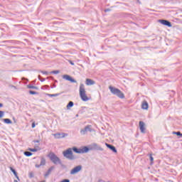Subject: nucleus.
I'll use <instances>...</instances> for the list:
<instances>
[{"instance_id":"6","label":"nucleus","mask_w":182,"mask_h":182,"mask_svg":"<svg viewBox=\"0 0 182 182\" xmlns=\"http://www.w3.org/2000/svg\"><path fill=\"white\" fill-rule=\"evenodd\" d=\"M73 151H75V153H77V154H83L89 151L87 146H83L82 149H77L76 147H73Z\"/></svg>"},{"instance_id":"16","label":"nucleus","mask_w":182,"mask_h":182,"mask_svg":"<svg viewBox=\"0 0 182 182\" xmlns=\"http://www.w3.org/2000/svg\"><path fill=\"white\" fill-rule=\"evenodd\" d=\"M54 169H55V166L50 167L49 169L44 174V177H48L50 173H52V171H53Z\"/></svg>"},{"instance_id":"15","label":"nucleus","mask_w":182,"mask_h":182,"mask_svg":"<svg viewBox=\"0 0 182 182\" xmlns=\"http://www.w3.org/2000/svg\"><path fill=\"white\" fill-rule=\"evenodd\" d=\"M105 146H107L108 149H111L113 153H117V149H116V147H114V146L107 143H105Z\"/></svg>"},{"instance_id":"9","label":"nucleus","mask_w":182,"mask_h":182,"mask_svg":"<svg viewBox=\"0 0 182 182\" xmlns=\"http://www.w3.org/2000/svg\"><path fill=\"white\" fill-rule=\"evenodd\" d=\"M53 136L55 137V139H63V137H66V136H68V134L56 133V134H53Z\"/></svg>"},{"instance_id":"34","label":"nucleus","mask_w":182,"mask_h":182,"mask_svg":"<svg viewBox=\"0 0 182 182\" xmlns=\"http://www.w3.org/2000/svg\"><path fill=\"white\" fill-rule=\"evenodd\" d=\"M70 65H72L73 66V65H75V63H73V62H72V61H70Z\"/></svg>"},{"instance_id":"13","label":"nucleus","mask_w":182,"mask_h":182,"mask_svg":"<svg viewBox=\"0 0 182 182\" xmlns=\"http://www.w3.org/2000/svg\"><path fill=\"white\" fill-rule=\"evenodd\" d=\"M145 124L143 121L139 122V129L141 133H146V127H144Z\"/></svg>"},{"instance_id":"5","label":"nucleus","mask_w":182,"mask_h":182,"mask_svg":"<svg viewBox=\"0 0 182 182\" xmlns=\"http://www.w3.org/2000/svg\"><path fill=\"white\" fill-rule=\"evenodd\" d=\"M88 151L90 150H97L99 151H103V148H102L99 144L96 143H92L90 144L87 147Z\"/></svg>"},{"instance_id":"4","label":"nucleus","mask_w":182,"mask_h":182,"mask_svg":"<svg viewBox=\"0 0 182 182\" xmlns=\"http://www.w3.org/2000/svg\"><path fill=\"white\" fill-rule=\"evenodd\" d=\"M63 156L68 159V160H75V157L73 156V151L70 148L63 152Z\"/></svg>"},{"instance_id":"38","label":"nucleus","mask_w":182,"mask_h":182,"mask_svg":"<svg viewBox=\"0 0 182 182\" xmlns=\"http://www.w3.org/2000/svg\"><path fill=\"white\" fill-rule=\"evenodd\" d=\"M14 182H18V181H16V180H14Z\"/></svg>"},{"instance_id":"21","label":"nucleus","mask_w":182,"mask_h":182,"mask_svg":"<svg viewBox=\"0 0 182 182\" xmlns=\"http://www.w3.org/2000/svg\"><path fill=\"white\" fill-rule=\"evenodd\" d=\"M49 97H56L59 96V94H48L47 95Z\"/></svg>"},{"instance_id":"32","label":"nucleus","mask_w":182,"mask_h":182,"mask_svg":"<svg viewBox=\"0 0 182 182\" xmlns=\"http://www.w3.org/2000/svg\"><path fill=\"white\" fill-rule=\"evenodd\" d=\"M35 126H36L35 122H33V123L32 124V125H31V127L33 129V128H35Z\"/></svg>"},{"instance_id":"20","label":"nucleus","mask_w":182,"mask_h":182,"mask_svg":"<svg viewBox=\"0 0 182 182\" xmlns=\"http://www.w3.org/2000/svg\"><path fill=\"white\" fill-rule=\"evenodd\" d=\"M24 155H26V157H31V156H32V152H31V151H25L24 152Z\"/></svg>"},{"instance_id":"23","label":"nucleus","mask_w":182,"mask_h":182,"mask_svg":"<svg viewBox=\"0 0 182 182\" xmlns=\"http://www.w3.org/2000/svg\"><path fill=\"white\" fill-rule=\"evenodd\" d=\"M28 89H36V90H38V87L33 86V85H28Z\"/></svg>"},{"instance_id":"1","label":"nucleus","mask_w":182,"mask_h":182,"mask_svg":"<svg viewBox=\"0 0 182 182\" xmlns=\"http://www.w3.org/2000/svg\"><path fill=\"white\" fill-rule=\"evenodd\" d=\"M79 92L80 99L82 100V102H87L89 100V98L87 97V95H86V90L85 89L84 84L80 85Z\"/></svg>"},{"instance_id":"12","label":"nucleus","mask_w":182,"mask_h":182,"mask_svg":"<svg viewBox=\"0 0 182 182\" xmlns=\"http://www.w3.org/2000/svg\"><path fill=\"white\" fill-rule=\"evenodd\" d=\"M85 85H87V86H93V85H96V82L92 79L87 78L85 80Z\"/></svg>"},{"instance_id":"26","label":"nucleus","mask_w":182,"mask_h":182,"mask_svg":"<svg viewBox=\"0 0 182 182\" xmlns=\"http://www.w3.org/2000/svg\"><path fill=\"white\" fill-rule=\"evenodd\" d=\"M149 159H150V161H151V163H153V161H154V158H153V156L151 155V154H149Z\"/></svg>"},{"instance_id":"10","label":"nucleus","mask_w":182,"mask_h":182,"mask_svg":"<svg viewBox=\"0 0 182 182\" xmlns=\"http://www.w3.org/2000/svg\"><path fill=\"white\" fill-rule=\"evenodd\" d=\"M63 79H65V80H68L69 82H71V83H76V80L73 78H72V77H70V75H63Z\"/></svg>"},{"instance_id":"36","label":"nucleus","mask_w":182,"mask_h":182,"mask_svg":"<svg viewBox=\"0 0 182 182\" xmlns=\"http://www.w3.org/2000/svg\"><path fill=\"white\" fill-rule=\"evenodd\" d=\"M11 87H14V89H16V87L15 85H11Z\"/></svg>"},{"instance_id":"27","label":"nucleus","mask_w":182,"mask_h":182,"mask_svg":"<svg viewBox=\"0 0 182 182\" xmlns=\"http://www.w3.org/2000/svg\"><path fill=\"white\" fill-rule=\"evenodd\" d=\"M29 151H33V152H35V151H38V149H32V148H29L28 149Z\"/></svg>"},{"instance_id":"39","label":"nucleus","mask_w":182,"mask_h":182,"mask_svg":"<svg viewBox=\"0 0 182 182\" xmlns=\"http://www.w3.org/2000/svg\"><path fill=\"white\" fill-rule=\"evenodd\" d=\"M53 87H56V85H53Z\"/></svg>"},{"instance_id":"17","label":"nucleus","mask_w":182,"mask_h":182,"mask_svg":"<svg viewBox=\"0 0 182 182\" xmlns=\"http://www.w3.org/2000/svg\"><path fill=\"white\" fill-rule=\"evenodd\" d=\"M141 107L144 110H147V109H149V103L147 102V101L144 100L142 102Z\"/></svg>"},{"instance_id":"24","label":"nucleus","mask_w":182,"mask_h":182,"mask_svg":"<svg viewBox=\"0 0 182 182\" xmlns=\"http://www.w3.org/2000/svg\"><path fill=\"white\" fill-rule=\"evenodd\" d=\"M173 134H176V136H181V137H182V134L180 132H173Z\"/></svg>"},{"instance_id":"29","label":"nucleus","mask_w":182,"mask_h":182,"mask_svg":"<svg viewBox=\"0 0 182 182\" xmlns=\"http://www.w3.org/2000/svg\"><path fill=\"white\" fill-rule=\"evenodd\" d=\"M29 93H30V95H38V92H36L35 91H32V90H30Z\"/></svg>"},{"instance_id":"30","label":"nucleus","mask_w":182,"mask_h":182,"mask_svg":"<svg viewBox=\"0 0 182 182\" xmlns=\"http://www.w3.org/2000/svg\"><path fill=\"white\" fill-rule=\"evenodd\" d=\"M43 75H49V73H48V71H41Z\"/></svg>"},{"instance_id":"37","label":"nucleus","mask_w":182,"mask_h":182,"mask_svg":"<svg viewBox=\"0 0 182 182\" xmlns=\"http://www.w3.org/2000/svg\"><path fill=\"white\" fill-rule=\"evenodd\" d=\"M3 105L1 103H0V107H2Z\"/></svg>"},{"instance_id":"25","label":"nucleus","mask_w":182,"mask_h":182,"mask_svg":"<svg viewBox=\"0 0 182 182\" xmlns=\"http://www.w3.org/2000/svg\"><path fill=\"white\" fill-rule=\"evenodd\" d=\"M60 73V71H59V70H53L50 73H53L54 75H58Z\"/></svg>"},{"instance_id":"14","label":"nucleus","mask_w":182,"mask_h":182,"mask_svg":"<svg viewBox=\"0 0 182 182\" xmlns=\"http://www.w3.org/2000/svg\"><path fill=\"white\" fill-rule=\"evenodd\" d=\"M46 164V159H45L44 157H41V164H36V168H39V167L42 166H45Z\"/></svg>"},{"instance_id":"2","label":"nucleus","mask_w":182,"mask_h":182,"mask_svg":"<svg viewBox=\"0 0 182 182\" xmlns=\"http://www.w3.org/2000/svg\"><path fill=\"white\" fill-rule=\"evenodd\" d=\"M109 89L112 95L117 96L119 99H124V94L119 89L109 86Z\"/></svg>"},{"instance_id":"3","label":"nucleus","mask_w":182,"mask_h":182,"mask_svg":"<svg viewBox=\"0 0 182 182\" xmlns=\"http://www.w3.org/2000/svg\"><path fill=\"white\" fill-rule=\"evenodd\" d=\"M48 157H49L50 160L52 161L53 164H62V161H60V159L56 156L53 152L50 153L48 155Z\"/></svg>"},{"instance_id":"19","label":"nucleus","mask_w":182,"mask_h":182,"mask_svg":"<svg viewBox=\"0 0 182 182\" xmlns=\"http://www.w3.org/2000/svg\"><path fill=\"white\" fill-rule=\"evenodd\" d=\"M3 121L4 123H6V124H12V120L10 119H4Z\"/></svg>"},{"instance_id":"8","label":"nucleus","mask_w":182,"mask_h":182,"mask_svg":"<svg viewBox=\"0 0 182 182\" xmlns=\"http://www.w3.org/2000/svg\"><path fill=\"white\" fill-rule=\"evenodd\" d=\"M81 170H82V166L80 165L77 166L70 171V174L71 175L77 174V173H79V171H80Z\"/></svg>"},{"instance_id":"33","label":"nucleus","mask_w":182,"mask_h":182,"mask_svg":"<svg viewBox=\"0 0 182 182\" xmlns=\"http://www.w3.org/2000/svg\"><path fill=\"white\" fill-rule=\"evenodd\" d=\"M109 11H110V9H107L105 10V12H109Z\"/></svg>"},{"instance_id":"22","label":"nucleus","mask_w":182,"mask_h":182,"mask_svg":"<svg viewBox=\"0 0 182 182\" xmlns=\"http://www.w3.org/2000/svg\"><path fill=\"white\" fill-rule=\"evenodd\" d=\"M73 102L70 101L68 105H67V108L69 109L70 107H73Z\"/></svg>"},{"instance_id":"31","label":"nucleus","mask_w":182,"mask_h":182,"mask_svg":"<svg viewBox=\"0 0 182 182\" xmlns=\"http://www.w3.org/2000/svg\"><path fill=\"white\" fill-rule=\"evenodd\" d=\"M38 77H41V75H39ZM39 80H41V82H45V78H43L42 80H41V78H39Z\"/></svg>"},{"instance_id":"7","label":"nucleus","mask_w":182,"mask_h":182,"mask_svg":"<svg viewBox=\"0 0 182 182\" xmlns=\"http://www.w3.org/2000/svg\"><path fill=\"white\" fill-rule=\"evenodd\" d=\"M87 132H92V125H87L84 129L80 130V134L82 135L87 134Z\"/></svg>"},{"instance_id":"11","label":"nucleus","mask_w":182,"mask_h":182,"mask_svg":"<svg viewBox=\"0 0 182 182\" xmlns=\"http://www.w3.org/2000/svg\"><path fill=\"white\" fill-rule=\"evenodd\" d=\"M160 23L164 25L165 26H168V28H171V23L167 20H159Z\"/></svg>"},{"instance_id":"28","label":"nucleus","mask_w":182,"mask_h":182,"mask_svg":"<svg viewBox=\"0 0 182 182\" xmlns=\"http://www.w3.org/2000/svg\"><path fill=\"white\" fill-rule=\"evenodd\" d=\"M5 114V112L4 111H0V119L1 117H4V115Z\"/></svg>"},{"instance_id":"40","label":"nucleus","mask_w":182,"mask_h":182,"mask_svg":"<svg viewBox=\"0 0 182 182\" xmlns=\"http://www.w3.org/2000/svg\"><path fill=\"white\" fill-rule=\"evenodd\" d=\"M77 116H79L78 114L76 115V117H77Z\"/></svg>"},{"instance_id":"35","label":"nucleus","mask_w":182,"mask_h":182,"mask_svg":"<svg viewBox=\"0 0 182 182\" xmlns=\"http://www.w3.org/2000/svg\"><path fill=\"white\" fill-rule=\"evenodd\" d=\"M34 143H39V140L33 141Z\"/></svg>"},{"instance_id":"18","label":"nucleus","mask_w":182,"mask_h":182,"mask_svg":"<svg viewBox=\"0 0 182 182\" xmlns=\"http://www.w3.org/2000/svg\"><path fill=\"white\" fill-rule=\"evenodd\" d=\"M11 171H12L13 174H14L15 177L17 178V180H19V176H18V173H16V171L14 169V168L10 167Z\"/></svg>"}]
</instances>
